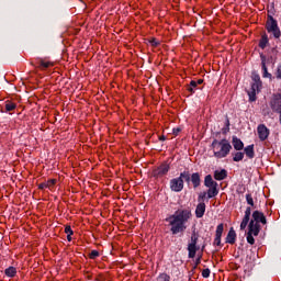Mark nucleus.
Instances as JSON below:
<instances>
[{"label": "nucleus", "mask_w": 281, "mask_h": 281, "mask_svg": "<svg viewBox=\"0 0 281 281\" xmlns=\"http://www.w3.org/2000/svg\"><path fill=\"white\" fill-rule=\"evenodd\" d=\"M192 218V212L188 209L178 210L175 214L166 218V222L171 226L170 232L173 236L177 234H183L188 226L186 223Z\"/></svg>", "instance_id": "1"}, {"label": "nucleus", "mask_w": 281, "mask_h": 281, "mask_svg": "<svg viewBox=\"0 0 281 281\" xmlns=\"http://www.w3.org/2000/svg\"><path fill=\"white\" fill-rule=\"evenodd\" d=\"M211 148H213V155L216 159H225L232 153V144L226 138L222 140L213 139Z\"/></svg>", "instance_id": "2"}, {"label": "nucleus", "mask_w": 281, "mask_h": 281, "mask_svg": "<svg viewBox=\"0 0 281 281\" xmlns=\"http://www.w3.org/2000/svg\"><path fill=\"white\" fill-rule=\"evenodd\" d=\"M204 186L205 188H209L207 199H214V196H218V182L214 181L212 175L205 176Z\"/></svg>", "instance_id": "3"}, {"label": "nucleus", "mask_w": 281, "mask_h": 281, "mask_svg": "<svg viewBox=\"0 0 281 281\" xmlns=\"http://www.w3.org/2000/svg\"><path fill=\"white\" fill-rule=\"evenodd\" d=\"M266 30L269 34H272L276 38H280L281 31L280 26H278V20L273 19L271 15L268 16L266 22Z\"/></svg>", "instance_id": "4"}, {"label": "nucleus", "mask_w": 281, "mask_h": 281, "mask_svg": "<svg viewBox=\"0 0 281 281\" xmlns=\"http://www.w3.org/2000/svg\"><path fill=\"white\" fill-rule=\"evenodd\" d=\"M199 243V233L193 231L191 234V241L188 244L189 258H194L196 256V251L201 249L200 246L196 245Z\"/></svg>", "instance_id": "5"}, {"label": "nucleus", "mask_w": 281, "mask_h": 281, "mask_svg": "<svg viewBox=\"0 0 281 281\" xmlns=\"http://www.w3.org/2000/svg\"><path fill=\"white\" fill-rule=\"evenodd\" d=\"M169 188L171 192H183V188H186V184L183 183V180L181 179V176L173 178L169 181Z\"/></svg>", "instance_id": "6"}, {"label": "nucleus", "mask_w": 281, "mask_h": 281, "mask_svg": "<svg viewBox=\"0 0 281 281\" xmlns=\"http://www.w3.org/2000/svg\"><path fill=\"white\" fill-rule=\"evenodd\" d=\"M170 172V165L161 164L159 167L153 170L151 175L155 179H161V177H166Z\"/></svg>", "instance_id": "7"}, {"label": "nucleus", "mask_w": 281, "mask_h": 281, "mask_svg": "<svg viewBox=\"0 0 281 281\" xmlns=\"http://www.w3.org/2000/svg\"><path fill=\"white\" fill-rule=\"evenodd\" d=\"M260 89H262V83L251 82V88L248 91L249 102H256L258 98L257 93H260Z\"/></svg>", "instance_id": "8"}, {"label": "nucleus", "mask_w": 281, "mask_h": 281, "mask_svg": "<svg viewBox=\"0 0 281 281\" xmlns=\"http://www.w3.org/2000/svg\"><path fill=\"white\" fill-rule=\"evenodd\" d=\"M270 108L274 113L281 112V93L272 94V98L270 101Z\"/></svg>", "instance_id": "9"}, {"label": "nucleus", "mask_w": 281, "mask_h": 281, "mask_svg": "<svg viewBox=\"0 0 281 281\" xmlns=\"http://www.w3.org/2000/svg\"><path fill=\"white\" fill-rule=\"evenodd\" d=\"M257 133L260 142H266V139H269V135L271 134V131L267 128V125L259 124L257 127Z\"/></svg>", "instance_id": "10"}, {"label": "nucleus", "mask_w": 281, "mask_h": 281, "mask_svg": "<svg viewBox=\"0 0 281 281\" xmlns=\"http://www.w3.org/2000/svg\"><path fill=\"white\" fill-rule=\"evenodd\" d=\"M260 60H261V69H262V78H269V80H273V75L269 72L267 68V56L265 54H260Z\"/></svg>", "instance_id": "11"}, {"label": "nucleus", "mask_w": 281, "mask_h": 281, "mask_svg": "<svg viewBox=\"0 0 281 281\" xmlns=\"http://www.w3.org/2000/svg\"><path fill=\"white\" fill-rule=\"evenodd\" d=\"M254 223H257L258 225H260V223L262 225H267V217L265 216V213L260 212V211H254L252 212V220Z\"/></svg>", "instance_id": "12"}, {"label": "nucleus", "mask_w": 281, "mask_h": 281, "mask_svg": "<svg viewBox=\"0 0 281 281\" xmlns=\"http://www.w3.org/2000/svg\"><path fill=\"white\" fill-rule=\"evenodd\" d=\"M225 229V226L223 224H218L215 231V238H214V245L216 247H221V238L223 236V232Z\"/></svg>", "instance_id": "13"}, {"label": "nucleus", "mask_w": 281, "mask_h": 281, "mask_svg": "<svg viewBox=\"0 0 281 281\" xmlns=\"http://www.w3.org/2000/svg\"><path fill=\"white\" fill-rule=\"evenodd\" d=\"M248 232L254 236H258V234H260V224L250 221L248 224Z\"/></svg>", "instance_id": "14"}, {"label": "nucleus", "mask_w": 281, "mask_h": 281, "mask_svg": "<svg viewBox=\"0 0 281 281\" xmlns=\"http://www.w3.org/2000/svg\"><path fill=\"white\" fill-rule=\"evenodd\" d=\"M191 186H193L194 190L201 186V173L193 172L191 173Z\"/></svg>", "instance_id": "15"}, {"label": "nucleus", "mask_w": 281, "mask_h": 281, "mask_svg": "<svg viewBox=\"0 0 281 281\" xmlns=\"http://www.w3.org/2000/svg\"><path fill=\"white\" fill-rule=\"evenodd\" d=\"M232 144L236 150H244L245 148V143H243V140L237 136L232 137Z\"/></svg>", "instance_id": "16"}, {"label": "nucleus", "mask_w": 281, "mask_h": 281, "mask_svg": "<svg viewBox=\"0 0 281 281\" xmlns=\"http://www.w3.org/2000/svg\"><path fill=\"white\" fill-rule=\"evenodd\" d=\"M180 179H182L183 184L186 186H190V183H192V173H190V171L184 170L182 172H180Z\"/></svg>", "instance_id": "17"}, {"label": "nucleus", "mask_w": 281, "mask_h": 281, "mask_svg": "<svg viewBox=\"0 0 281 281\" xmlns=\"http://www.w3.org/2000/svg\"><path fill=\"white\" fill-rule=\"evenodd\" d=\"M225 241L228 245H234L236 243V231H234V227L229 228Z\"/></svg>", "instance_id": "18"}, {"label": "nucleus", "mask_w": 281, "mask_h": 281, "mask_svg": "<svg viewBox=\"0 0 281 281\" xmlns=\"http://www.w3.org/2000/svg\"><path fill=\"white\" fill-rule=\"evenodd\" d=\"M204 215H205V202H200L195 209V216L196 218H203Z\"/></svg>", "instance_id": "19"}, {"label": "nucleus", "mask_w": 281, "mask_h": 281, "mask_svg": "<svg viewBox=\"0 0 281 281\" xmlns=\"http://www.w3.org/2000/svg\"><path fill=\"white\" fill-rule=\"evenodd\" d=\"M224 179H227V170L222 169V170H215L214 171V180L215 181H224Z\"/></svg>", "instance_id": "20"}, {"label": "nucleus", "mask_w": 281, "mask_h": 281, "mask_svg": "<svg viewBox=\"0 0 281 281\" xmlns=\"http://www.w3.org/2000/svg\"><path fill=\"white\" fill-rule=\"evenodd\" d=\"M244 153H245L246 157H248V159H254V157H256V151L254 149V144L246 146L244 148Z\"/></svg>", "instance_id": "21"}, {"label": "nucleus", "mask_w": 281, "mask_h": 281, "mask_svg": "<svg viewBox=\"0 0 281 281\" xmlns=\"http://www.w3.org/2000/svg\"><path fill=\"white\" fill-rule=\"evenodd\" d=\"M268 43H269V35H267V33H265L263 35H261V38L259 41L260 49H265L267 47Z\"/></svg>", "instance_id": "22"}, {"label": "nucleus", "mask_w": 281, "mask_h": 281, "mask_svg": "<svg viewBox=\"0 0 281 281\" xmlns=\"http://www.w3.org/2000/svg\"><path fill=\"white\" fill-rule=\"evenodd\" d=\"M196 89H199V85L196 83L195 80H191L187 88V91H190V93L192 95L195 93Z\"/></svg>", "instance_id": "23"}, {"label": "nucleus", "mask_w": 281, "mask_h": 281, "mask_svg": "<svg viewBox=\"0 0 281 281\" xmlns=\"http://www.w3.org/2000/svg\"><path fill=\"white\" fill-rule=\"evenodd\" d=\"M232 156H233V161L235 162L243 161V159H245V153L243 151L233 153Z\"/></svg>", "instance_id": "24"}, {"label": "nucleus", "mask_w": 281, "mask_h": 281, "mask_svg": "<svg viewBox=\"0 0 281 281\" xmlns=\"http://www.w3.org/2000/svg\"><path fill=\"white\" fill-rule=\"evenodd\" d=\"M4 276H7V278H14V276H16V268L14 267H9L4 270Z\"/></svg>", "instance_id": "25"}, {"label": "nucleus", "mask_w": 281, "mask_h": 281, "mask_svg": "<svg viewBox=\"0 0 281 281\" xmlns=\"http://www.w3.org/2000/svg\"><path fill=\"white\" fill-rule=\"evenodd\" d=\"M16 109V103L7 101L4 105L5 113H10V111H14Z\"/></svg>", "instance_id": "26"}, {"label": "nucleus", "mask_w": 281, "mask_h": 281, "mask_svg": "<svg viewBox=\"0 0 281 281\" xmlns=\"http://www.w3.org/2000/svg\"><path fill=\"white\" fill-rule=\"evenodd\" d=\"M251 80L255 83L262 85V80L260 79V75H258V72H252L251 74Z\"/></svg>", "instance_id": "27"}, {"label": "nucleus", "mask_w": 281, "mask_h": 281, "mask_svg": "<svg viewBox=\"0 0 281 281\" xmlns=\"http://www.w3.org/2000/svg\"><path fill=\"white\" fill-rule=\"evenodd\" d=\"M40 67L41 69H49V67H52V63L40 59Z\"/></svg>", "instance_id": "28"}, {"label": "nucleus", "mask_w": 281, "mask_h": 281, "mask_svg": "<svg viewBox=\"0 0 281 281\" xmlns=\"http://www.w3.org/2000/svg\"><path fill=\"white\" fill-rule=\"evenodd\" d=\"M246 240L249 245H256V239L254 238V234L251 233H247V237H246Z\"/></svg>", "instance_id": "29"}, {"label": "nucleus", "mask_w": 281, "mask_h": 281, "mask_svg": "<svg viewBox=\"0 0 281 281\" xmlns=\"http://www.w3.org/2000/svg\"><path fill=\"white\" fill-rule=\"evenodd\" d=\"M157 281H170V276L168 273H160L157 277Z\"/></svg>", "instance_id": "30"}, {"label": "nucleus", "mask_w": 281, "mask_h": 281, "mask_svg": "<svg viewBox=\"0 0 281 281\" xmlns=\"http://www.w3.org/2000/svg\"><path fill=\"white\" fill-rule=\"evenodd\" d=\"M246 202L248 205H250L251 207H254V196H251V193H247L246 194Z\"/></svg>", "instance_id": "31"}, {"label": "nucleus", "mask_w": 281, "mask_h": 281, "mask_svg": "<svg viewBox=\"0 0 281 281\" xmlns=\"http://www.w3.org/2000/svg\"><path fill=\"white\" fill-rule=\"evenodd\" d=\"M89 258H90V260H95V258H100V251H98V250H92V251L89 254Z\"/></svg>", "instance_id": "32"}, {"label": "nucleus", "mask_w": 281, "mask_h": 281, "mask_svg": "<svg viewBox=\"0 0 281 281\" xmlns=\"http://www.w3.org/2000/svg\"><path fill=\"white\" fill-rule=\"evenodd\" d=\"M205 196H207V191L206 192H201L198 196L199 203H203V201H205Z\"/></svg>", "instance_id": "33"}, {"label": "nucleus", "mask_w": 281, "mask_h": 281, "mask_svg": "<svg viewBox=\"0 0 281 281\" xmlns=\"http://www.w3.org/2000/svg\"><path fill=\"white\" fill-rule=\"evenodd\" d=\"M210 273H212L210 268L202 270V278H210Z\"/></svg>", "instance_id": "34"}, {"label": "nucleus", "mask_w": 281, "mask_h": 281, "mask_svg": "<svg viewBox=\"0 0 281 281\" xmlns=\"http://www.w3.org/2000/svg\"><path fill=\"white\" fill-rule=\"evenodd\" d=\"M149 44L151 47H158L159 41H157V38H151L149 40Z\"/></svg>", "instance_id": "35"}, {"label": "nucleus", "mask_w": 281, "mask_h": 281, "mask_svg": "<svg viewBox=\"0 0 281 281\" xmlns=\"http://www.w3.org/2000/svg\"><path fill=\"white\" fill-rule=\"evenodd\" d=\"M276 78H278V80H281V65H279L277 67V71L274 72Z\"/></svg>", "instance_id": "36"}, {"label": "nucleus", "mask_w": 281, "mask_h": 281, "mask_svg": "<svg viewBox=\"0 0 281 281\" xmlns=\"http://www.w3.org/2000/svg\"><path fill=\"white\" fill-rule=\"evenodd\" d=\"M57 180L56 179H50L46 182V186H48V188H54V186H56Z\"/></svg>", "instance_id": "37"}, {"label": "nucleus", "mask_w": 281, "mask_h": 281, "mask_svg": "<svg viewBox=\"0 0 281 281\" xmlns=\"http://www.w3.org/2000/svg\"><path fill=\"white\" fill-rule=\"evenodd\" d=\"M65 234H67V236L74 235V229H71V226H66L65 227Z\"/></svg>", "instance_id": "38"}, {"label": "nucleus", "mask_w": 281, "mask_h": 281, "mask_svg": "<svg viewBox=\"0 0 281 281\" xmlns=\"http://www.w3.org/2000/svg\"><path fill=\"white\" fill-rule=\"evenodd\" d=\"M46 188H48L47 182H42L38 184V190H46Z\"/></svg>", "instance_id": "39"}, {"label": "nucleus", "mask_w": 281, "mask_h": 281, "mask_svg": "<svg viewBox=\"0 0 281 281\" xmlns=\"http://www.w3.org/2000/svg\"><path fill=\"white\" fill-rule=\"evenodd\" d=\"M244 216H249L251 217V206H247L246 211H245V215Z\"/></svg>", "instance_id": "40"}, {"label": "nucleus", "mask_w": 281, "mask_h": 281, "mask_svg": "<svg viewBox=\"0 0 281 281\" xmlns=\"http://www.w3.org/2000/svg\"><path fill=\"white\" fill-rule=\"evenodd\" d=\"M180 132H181V127H176V128L172 130V133L176 136L179 135Z\"/></svg>", "instance_id": "41"}, {"label": "nucleus", "mask_w": 281, "mask_h": 281, "mask_svg": "<svg viewBox=\"0 0 281 281\" xmlns=\"http://www.w3.org/2000/svg\"><path fill=\"white\" fill-rule=\"evenodd\" d=\"M251 217L247 216V215H244V218H243V223H246L249 225V221H250Z\"/></svg>", "instance_id": "42"}, {"label": "nucleus", "mask_w": 281, "mask_h": 281, "mask_svg": "<svg viewBox=\"0 0 281 281\" xmlns=\"http://www.w3.org/2000/svg\"><path fill=\"white\" fill-rule=\"evenodd\" d=\"M247 225H248L247 223L241 222V223H240V229H241V231L247 229Z\"/></svg>", "instance_id": "43"}, {"label": "nucleus", "mask_w": 281, "mask_h": 281, "mask_svg": "<svg viewBox=\"0 0 281 281\" xmlns=\"http://www.w3.org/2000/svg\"><path fill=\"white\" fill-rule=\"evenodd\" d=\"M222 133L223 135H227V133H229V127H223Z\"/></svg>", "instance_id": "44"}, {"label": "nucleus", "mask_w": 281, "mask_h": 281, "mask_svg": "<svg viewBox=\"0 0 281 281\" xmlns=\"http://www.w3.org/2000/svg\"><path fill=\"white\" fill-rule=\"evenodd\" d=\"M199 265H201V257H199V258L195 260V266L193 267V269H196V267H199Z\"/></svg>", "instance_id": "45"}, {"label": "nucleus", "mask_w": 281, "mask_h": 281, "mask_svg": "<svg viewBox=\"0 0 281 281\" xmlns=\"http://www.w3.org/2000/svg\"><path fill=\"white\" fill-rule=\"evenodd\" d=\"M159 142H166V136L165 135L159 136Z\"/></svg>", "instance_id": "46"}, {"label": "nucleus", "mask_w": 281, "mask_h": 281, "mask_svg": "<svg viewBox=\"0 0 281 281\" xmlns=\"http://www.w3.org/2000/svg\"><path fill=\"white\" fill-rule=\"evenodd\" d=\"M229 119H226V122H225V126H226V128H229Z\"/></svg>", "instance_id": "47"}, {"label": "nucleus", "mask_w": 281, "mask_h": 281, "mask_svg": "<svg viewBox=\"0 0 281 281\" xmlns=\"http://www.w3.org/2000/svg\"><path fill=\"white\" fill-rule=\"evenodd\" d=\"M199 85H203L204 80L203 79H199L198 81H195Z\"/></svg>", "instance_id": "48"}, {"label": "nucleus", "mask_w": 281, "mask_h": 281, "mask_svg": "<svg viewBox=\"0 0 281 281\" xmlns=\"http://www.w3.org/2000/svg\"><path fill=\"white\" fill-rule=\"evenodd\" d=\"M71 236H72V235H67V240H68V243H71Z\"/></svg>", "instance_id": "49"}, {"label": "nucleus", "mask_w": 281, "mask_h": 281, "mask_svg": "<svg viewBox=\"0 0 281 281\" xmlns=\"http://www.w3.org/2000/svg\"><path fill=\"white\" fill-rule=\"evenodd\" d=\"M87 279H88V280H91V276H88Z\"/></svg>", "instance_id": "50"}, {"label": "nucleus", "mask_w": 281, "mask_h": 281, "mask_svg": "<svg viewBox=\"0 0 281 281\" xmlns=\"http://www.w3.org/2000/svg\"><path fill=\"white\" fill-rule=\"evenodd\" d=\"M269 61V59L268 60H266V64Z\"/></svg>", "instance_id": "51"}]
</instances>
